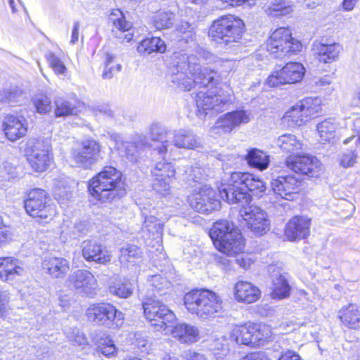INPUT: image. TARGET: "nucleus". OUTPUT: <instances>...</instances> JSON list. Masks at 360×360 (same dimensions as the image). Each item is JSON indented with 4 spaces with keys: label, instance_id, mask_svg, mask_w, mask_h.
<instances>
[{
    "label": "nucleus",
    "instance_id": "nucleus-1",
    "mask_svg": "<svg viewBox=\"0 0 360 360\" xmlns=\"http://www.w3.org/2000/svg\"><path fill=\"white\" fill-rule=\"evenodd\" d=\"M198 60L193 55L174 53L169 66L171 82L186 91L191 90L196 84L205 89L212 85L216 73L207 68L202 69Z\"/></svg>",
    "mask_w": 360,
    "mask_h": 360
},
{
    "label": "nucleus",
    "instance_id": "nucleus-2",
    "mask_svg": "<svg viewBox=\"0 0 360 360\" xmlns=\"http://www.w3.org/2000/svg\"><path fill=\"white\" fill-rule=\"evenodd\" d=\"M266 184L252 174L233 172L227 181L226 187L219 189L221 198L229 203H249L253 195L262 196L266 191Z\"/></svg>",
    "mask_w": 360,
    "mask_h": 360
},
{
    "label": "nucleus",
    "instance_id": "nucleus-3",
    "mask_svg": "<svg viewBox=\"0 0 360 360\" xmlns=\"http://www.w3.org/2000/svg\"><path fill=\"white\" fill-rule=\"evenodd\" d=\"M91 194L102 202L111 201L124 193L122 172L112 166H105L89 184Z\"/></svg>",
    "mask_w": 360,
    "mask_h": 360
},
{
    "label": "nucleus",
    "instance_id": "nucleus-4",
    "mask_svg": "<svg viewBox=\"0 0 360 360\" xmlns=\"http://www.w3.org/2000/svg\"><path fill=\"white\" fill-rule=\"evenodd\" d=\"M184 302L191 314L202 320L214 319L222 309L221 297L207 289H196L187 292L184 295Z\"/></svg>",
    "mask_w": 360,
    "mask_h": 360
},
{
    "label": "nucleus",
    "instance_id": "nucleus-5",
    "mask_svg": "<svg viewBox=\"0 0 360 360\" xmlns=\"http://www.w3.org/2000/svg\"><path fill=\"white\" fill-rule=\"evenodd\" d=\"M232 96L233 91L227 85L200 91L195 97L198 115L205 117L223 111L224 105L231 102Z\"/></svg>",
    "mask_w": 360,
    "mask_h": 360
},
{
    "label": "nucleus",
    "instance_id": "nucleus-6",
    "mask_svg": "<svg viewBox=\"0 0 360 360\" xmlns=\"http://www.w3.org/2000/svg\"><path fill=\"white\" fill-rule=\"evenodd\" d=\"M245 27L243 22L232 15H224L214 20L209 30V37L217 44L238 42Z\"/></svg>",
    "mask_w": 360,
    "mask_h": 360
},
{
    "label": "nucleus",
    "instance_id": "nucleus-7",
    "mask_svg": "<svg viewBox=\"0 0 360 360\" xmlns=\"http://www.w3.org/2000/svg\"><path fill=\"white\" fill-rule=\"evenodd\" d=\"M50 201L48 193L44 190L32 188L26 192L24 207L30 217L49 221L56 214V207Z\"/></svg>",
    "mask_w": 360,
    "mask_h": 360
},
{
    "label": "nucleus",
    "instance_id": "nucleus-8",
    "mask_svg": "<svg viewBox=\"0 0 360 360\" xmlns=\"http://www.w3.org/2000/svg\"><path fill=\"white\" fill-rule=\"evenodd\" d=\"M143 313L151 326L158 330L168 334V328H172L176 320L175 314L164 304L153 298H147L143 302Z\"/></svg>",
    "mask_w": 360,
    "mask_h": 360
},
{
    "label": "nucleus",
    "instance_id": "nucleus-9",
    "mask_svg": "<svg viewBox=\"0 0 360 360\" xmlns=\"http://www.w3.org/2000/svg\"><path fill=\"white\" fill-rule=\"evenodd\" d=\"M87 319L95 324L117 328L124 323V314L109 303L91 304L86 311Z\"/></svg>",
    "mask_w": 360,
    "mask_h": 360
},
{
    "label": "nucleus",
    "instance_id": "nucleus-10",
    "mask_svg": "<svg viewBox=\"0 0 360 360\" xmlns=\"http://www.w3.org/2000/svg\"><path fill=\"white\" fill-rule=\"evenodd\" d=\"M322 109V100L319 97H307L292 106L284 118L297 125L307 123L317 116Z\"/></svg>",
    "mask_w": 360,
    "mask_h": 360
},
{
    "label": "nucleus",
    "instance_id": "nucleus-11",
    "mask_svg": "<svg viewBox=\"0 0 360 360\" xmlns=\"http://www.w3.org/2000/svg\"><path fill=\"white\" fill-rule=\"evenodd\" d=\"M240 216L248 229L257 236L264 235L270 229V220L266 212L255 205H243Z\"/></svg>",
    "mask_w": 360,
    "mask_h": 360
},
{
    "label": "nucleus",
    "instance_id": "nucleus-12",
    "mask_svg": "<svg viewBox=\"0 0 360 360\" xmlns=\"http://www.w3.org/2000/svg\"><path fill=\"white\" fill-rule=\"evenodd\" d=\"M25 154L30 167L36 172H45L50 165V146L36 139L27 143Z\"/></svg>",
    "mask_w": 360,
    "mask_h": 360
},
{
    "label": "nucleus",
    "instance_id": "nucleus-13",
    "mask_svg": "<svg viewBox=\"0 0 360 360\" xmlns=\"http://www.w3.org/2000/svg\"><path fill=\"white\" fill-rule=\"evenodd\" d=\"M153 178V188L162 195L169 194L171 183L175 179L176 169L174 165L164 158L155 163L151 170Z\"/></svg>",
    "mask_w": 360,
    "mask_h": 360
},
{
    "label": "nucleus",
    "instance_id": "nucleus-14",
    "mask_svg": "<svg viewBox=\"0 0 360 360\" xmlns=\"http://www.w3.org/2000/svg\"><path fill=\"white\" fill-rule=\"evenodd\" d=\"M286 167L297 174L317 176L321 169L320 161L315 157L303 155H290L285 160Z\"/></svg>",
    "mask_w": 360,
    "mask_h": 360
},
{
    "label": "nucleus",
    "instance_id": "nucleus-15",
    "mask_svg": "<svg viewBox=\"0 0 360 360\" xmlns=\"http://www.w3.org/2000/svg\"><path fill=\"white\" fill-rule=\"evenodd\" d=\"M190 206L200 213H208L220 208V201L216 198L214 191L204 186L198 191H194L188 196Z\"/></svg>",
    "mask_w": 360,
    "mask_h": 360
},
{
    "label": "nucleus",
    "instance_id": "nucleus-16",
    "mask_svg": "<svg viewBox=\"0 0 360 360\" xmlns=\"http://www.w3.org/2000/svg\"><path fill=\"white\" fill-rule=\"evenodd\" d=\"M252 119L251 112L244 110H236L221 116L212 127L214 134L229 133L241 124L250 122Z\"/></svg>",
    "mask_w": 360,
    "mask_h": 360
},
{
    "label": "nucleus",
    "instance_id": "nucleus-17",
    "mask_svg": "<svg viewBox=\"0 0 360 360\" xmlns=\"http://www.w3.org/2000/svg\"><path fill=\"white\" fill-rule=\"evenodd\" d=\"M111 140L115 143V147L119 155L126 157L131 161L136 160L139 152L148 145L146 138L141 134L134 135L131 141H124L117 134L111 135Z\"/></svg>",
    "mask_w": 360,
    "mask_h": 360
},
{
    "label": "nucleus",
    "instance_id": "nucleus-18",
    "mask_svg": "<svg viewBox=\"0 0 360 360\" xmlns=\"http://www.w3.org/2000/svg\"><path fill=\"white\" fill-rule=\"evenodd\" d=\"M101 148V146L98 141L86 140L79 147L72 150V158L78 166L89 168L98 161Z\"/></svg>",
    "mask_w": 360,
    "mask_h": 360
},
{
    "label": "nucleus",
    "instance_id": "nucleus-19",
    "mask_svg": "<svg viewBox=\"0 0 360 360\" xmlns=\"http://www.w3.org/2000/svg\"><path fill=\"white\" fill-rule=\"evenodd\" d=\"M69 286L77 293L91 297L96 294L97 281L89 271L79 269L71 274L67 280Z\"/></svg>",
    "mask_w": 360,
    "mask_h": 360
},
{
    "label": "nucleus",
    "instance_id": "nucleus-20",
    "mask_svg": "<svg viewBox=\"0 0 360 360\" xmlns=\"http://www.w3.org/2000/svg\"><path fill=\"white\" fill-rule=\"evenodd\" d=\"M271 186L276 195L291 200L300 190V181L292 175L279 176L272 179Z\"/></svg>",
    "mask_w": 360,
    "mask_h": 360
},
{
    "label": "nucleus",
    "instance_id": "nucleus-21",
    "mask_svg": "<svg viewBox=\"0 0 360 360\" xmlns=\"http://www.w3.org/2000/svg\"><path fill=\"white\" fill-rule=\"evenodd\" d=\"M311 219L305 216H295L286 224L284 234L289 241L307 238L310 233Z\"/></svg>",
    "mask_w": 360,
    "mask_h": 360
},
{
    "label": "nucleus",
    "instance_id": "nucleus-22",
    "mask_svg": "<svg viewBox=\"0 0 360 360\" xmlns=\"http://www.w3.org/2000/svg\"><path fill=\"white\" fill-rule=\"evenodd\" d=\"M82 256L88 262L105 264L111 260L110 252L96 240H84L82 244Z\"/></svg>",
    "mask_w": 360,
    "mask_h": 360
},
{
    "label": "nucleus",
    "instance_id": "nucleus-23",
    "mask_svg": "<svg viewBox=\"0 0 360 360\" xmlns=\"http://www.w3.org/2000/svg\"><path fill=\"white\" fill-rule=\"evenodd\" d=\"M25 274L23 262L14 257H0V278L11 282Z\"/></svg>",
    "mask_w": 360,
    "mask_h": 360
},
{
    "label": "nucleus",
    "instance_id": "nucleus-24",
    "mask_svg": "<svg viewBox=\"0 0 360 360\" xmlns=\"http://www.w3.org/2000/svg\"><path fill=\"white\" fill-rule=\"evenodd\" d=\"M2 130L6 137L11 141L14 142L23 136L27 132V124L26 121L16 116L7 115L2 124Z\"/></svg>",
    "mask_w": 360,
    "mask_h": 360
},
{
    "label": "nucleus",
    "instance_id": "nucleus-25",
    "mask_svg": "<svg viewBox=\"0 0 360 360\" xmlns=\"http://www.w3.org/2000/svg\"><path fill=\"white\" fill-rule=\"evenodd\" d=\"M233 295L235 300L238 302L252 304L259 299L261 292L252 283L246 281H238L234 285Z\"/></svg>",
    "mask_w": 360,
    "mask_h": 360
},
{
    "label": "nucleus",
    "instance_id": "nucleus-26",
    "mask_svg": "<svg viewBox=\"0 0 360 360\" xmlns=\"http://www.w3.org/2000/svg\"><path fill=\"white\" fill-rule=\"evenodd\" d=\"M343 145L347 148L339 156V163L344 168L353 167L356 162L358 152H360V132L345 139Z\"/></svg>",
    "mask_w": 360,
    "mask_h": 360
},
{
    "label": "nucleus",
    "instance_id": "nucleus-27",
    "mask_svg": "<svg viewBox=\"0 0 360 360\" xmlns=\"http://www.w3.org/2000/svg\"><path fill=\"white\" fill-rule=\"evenodd\" d=\"M214 246L221 252L228 256H233L243 251L245 242L240 231H233L228 238L215 242Z\"/></svg>",
    "mask_w": 360,
    "mask_h": 360
},
{
    "label": "nucleus",
    "instance_id": "nucleus-28",
    "mask_svg": "<svg viewBox=\"0 0 360 360\" xmlns=\"http://www.w3.org/2000/svg\"><path fill=\"white\" fill-rule=\"evenodd\" d=\"M345 127V121L334 117L325 119L316 125V131L322 142L333 140L338 132Z\"/></svg>",
    "mask_w": 360,
    "mask_h": 360
},
{
    "label": "nucleus",
    "instance_id": "nucleus-29",
    "mask_svg": "<svg viewBox=\"0 0 360 360\" xmlns=\"http://www.w3.org/2000/svg\"><path fill=\"white\" fill-rule=\"evenodd\" d=\"M169 328L167 331L181 343H193L199 340V330L197 327L182 323L174 326L172 329Z\"/></svg>",
    "mask_w": 360,
    "mask_h": 360
},
{
    "label": "nucleus",
    "instance_id": "nucleus-30",
    "mask_svg": "<svg viewBox=\"0 0 360 360\" xmlns=\"http://www.w3.org/2000/svg\"><path fill=\"white\" fill-rule=\"evenodd\" d=\"M275 266L271 265L269 271L272 273L271 297L274 299L282 300L289 297L290 286L285 276L279 271L274 273Z\"/></svg>",
    "mask_w": 360,
    "mask_h": 360
},
{
    "label": "nucleus",
    "instance_id": "nucleus-31",
    "mask_svg": "<svg viewBox=\"0 0 360 360\" xmlns=\"http://www.w3.org/2000/svg\"><path fill=\"white\" fill-rule=\"evenodd\" d=\"M338 318L342 324L350 329L360 327V307L356 304H349L338 311Z\"/></svg>",
    "mask_w": 360,
    "mask_h": 360
},
{
    "label": "nucleus",
    "instance_id": "nucleus-32",
    "mask_svg": "<svg viewBox=\"0 0 360 360\" xmlns=\"http://www.w3.org/2000/svg\"><path fill=\"white\" fill-rule=\"evenodd\" d=\"M176 147L185 149H195L201 146L200 139L191 130L181 129L172 134Z\"/></svg>",
    "mask_w": 360,
    "mask_h": 360
},
{
    "label": "nucleus",
    "instance_id": "nucleus-33",
    "mask_svg": "<svg viewBox=\"0 0 360 360\" xmlns=\"http://www.w3.org/2000/svg\"><path fill=\"white\" fill-rule=\"evenodd\" d=\"M43 269L52 277H63L70 270L69 262L63 257H50L44 260Z\"/></svg>",
    "mask_w": 360,
    "mask_h": 360
},
{
    "label": "nucleus",
    "instance_id": "nucleus-34",
    "mask_svg": "<svg viewBox=\"0 0 360 360\" xmlns=\"http://www.w3.org/2000/svg\"><path fill=\"white\" fill-rule=\"evenodd\" d=\"M110 20L112 22L115 28L120 32V35L117 38L120 39L119 43H129L132 39V34H125L124 32L129 31L132 24L129 21H127L122 11L120 10H114L110 15Z\"/></svg>",
    "mask_w": 360,
    "mask_h": 360
},
{
    "label": "nucleus",
    "instance_id": "nucleus-35",
    "mask_svg": "<svg viewBox=\"0 0 360 360\" xmlns=\"http://www.w3.org/2000/svg\"><path fill=\"white\" fill-rule=\"evenodd\" d=\"M233 231H239L233 222L223 219L216 221L210 231V236L213 242H219L228 238Z\"/></svg>",
    "mask_w": 360,
    "mask_h": 360
},
{
    "label": "nucleus",
    "instance_id": "nucleus-36",
    "mask_svg": "<svg viewBox=\"0 0 360 360\" xmlns=\"http://www.w3.org/2000/svg\"><path fill=\"white\" fill-rule=\"evenodd\" d=\"M172 134L168 133L167 129L159 124H154L150 128V135L153 141L161 142L160 146H157L155 151L160 155L166 154L169 151V144L168 139L172 138Z\"/></svg>",
    "mask_w": 360,
    "mask_h": 360
},
{
    "label": "nucleus",
    "instance_id": "nucleus-37",
    "mask_svg": "<svg viewBox=\"0 0 360 360\" xmlns=\"http://www.w3.org/2000/svg\"><path fill=\"white\" fill-rule=\"evenodd\" d=\"M281 79L285 84H295L302 79L305 68L300 63H289L281 70Z\"/></svg>",
    "mask_w": 360,
    "mask_h": 360
},
{
    "label": "nucleus",
    "instance_id": "nucleus-38",
    "mask_svg": "<svg viewBox=\"0 0 360 360\" xmlns=\"http://www.w3.org/2000/svg\"><path fill=\"white\" fill-rule=\"evenodd\" d=\"M252 323L233 326L230 336L238 345H252Z\"/></svg>",
    "mask_w": 360,
    "mask_h": 360
},
{
    "label": "nucleus",
    "instance_id": "nucleus-39",
    "mask_svg": "<svg viewBox=\"0 0 360 360\" xmlns=\"http://www.w3.org/2000/svg\"><path fill=\"white\" fill-rule=\"evenodd\" d=\"M277 146L285 153L296 155L299 150L302 149V143L301 141L291 134H285L279 136L276 141Z\"/></svg>",
    "mask_w": 360,
    "mask_h": 360
},
{
    "label": "nucleus",
    "instance_id": "nucleus-40",
    "mask_svg": "<svg viewBox=\"0 0 360 360\" xmlns=\"http://www.w3.org/2000/svg\"><path fill=\"white\" fill-rule=\"evenodd\" d=\"M248 164L259 170L266 169L269 165V157L262 150L253 148L248 151L245 158Z\"/></svg>",
    "mask_w": 360,
    "mask_h": 360
},
{
    "label": "nucleus",
    "instance_id": "nucleus-41",
    "mask_svg": "<svg viewBox=\"0 0 360 360\" xmlns=\"http://www.w3.org/2000/svg\"><path fill=\"white\" fill-rule=\"evenodd\" d=\"M95 345L96 350L108 359L117 356L118 348L109 335L101 336L95 341Z\"/></svg>",
    "mask_w": 360,
    "mask_h": 360
},
{
    "label": "nucleus",
    "instance_id": "nucleus-42",
    "mask_svg": "<svg viewBox=\"0 0 360 360\" xmlns=\"http://www.w3.org/2000/svg\"><path fill=\"white\" fill-rule=\"evenodd\" d=\"M176 15L169 11H159L153 17V22L158 30H164L172 27Z\"/></svg>",
    "mask_w": 360,
    "mask_h": 360
},
{
    "label": "nucleus",
    "instance_id": "nucleus-43",
    "mask_svg": "<svg viewBox=\"0 0 360 360\" xmlns=\"http://www.w3.org/2000/svg\"><path fill=\"white\" fill-rule=\"evenodd\" d=\"M120 262L127 265L128 263L137 262L141 257L140 249L134 245L127 244L123 246L120 250Z\"/></svg>",
    "mask_w": 360,
    "mask_h": 360
},
{
    "label": "nucleus",
    "instance_id": "nucleus-44",
    "mask_svg": "<svg viewBox=\"0 0 360 360\" xmlns=\"http://www.w3.org/2000/svg\"><path fill=\"white\" fill-rule=\"evenodd\" d=\"M271 43H276L277 45H283L288 43L291 45H297L299 43L292 37V33L288 28L280 27L276 29L270 36Z\"/></svg>",
    "mask_w": 360,
    "mask_h": 360
},
{
    "label": "nucleus",
    "instance_id": "nucleus-45",
    "mask_svg": "<svg viewBox=\"0 0 360 360\" xmlns=\"http://www.w3.org/2000/svg\"><path fill=\"white\" fill-rule=\"evenodd\" d=\"M252 346L258 345L264 341L271 338L272 335L271 328L266 324L252 323Z\"/></svg>",
    "mask_w": 360,
    "mask_h": 360
},
{
    "label": "nucleus",
    "instance_id": "nucleus-46",
    "mask_svg": "<svg viewBox=\"0 0 360 360\" xmlns=\"http://www.w3.org/2000/svg\"><path fill=\"white\" fill-rule=\"evenodd\" d=\"M167 217L160 216L158 218L155 216L150 215L146 217L143 224V231L146 230L153 236L159 235L162 231V226Z\"/></svg>",
    "mask_w": 360,
    "mask_h": 360
},
{
    "label": "nucleus",
    "instance_id": "nucleus-47",
    "mask_svg": "<svg viewBox=\"0 0 360 360\" xmlns=\"http://www.w3.org/2000/svg\"><path fill=\"white\" fill-rule=\"evenodd\" d=\"M54 104V113L56 117L70 116L77 113V108L70 101L63 98H56Z\"/></svg>",
    "mask_w": 360,
    "mask_h": 360
},
{
    "label": "nucleus",
    "instance_id": "nucleus-48",
    "mask_svg": "<svg viewBox=\"0 0 360 360\" xmlns=\"http://www.w3.org/2000/svg\"><path fill=\"white\" fill-rule=\"evenodd\" d=\"M105 69L102 74V77L104 79H110L114 75L121 71L122 65L117 63L115 66L111 65L113 60L115 58V55L112 52L105 51Z\"/></svg>",
    "mask_w": 360,
    "mask_h": 360
},
{
    "label": "nucleus",
    "instance_id": "nucleus-49",
    "mask_svg": "<svg viewBox=\"0 0 360 360\" xmlns=\"http://www.w3.org/2000/svg\"><path fill=\"white\" fill-rule=\"evenodd\" d=\"M178 32L182 34L179 43L191 44L195 41L194 27L186 21H181L176 27Z\"/></svg>",
    "mask_w": 360,
    "mask_h": 360
},
{
    "label": "nucleus",
    "instance_id": "nucleus-50",
    "mask_svg": "<svg viewBox=\"0 0 360 360\" xmlns=\"http://www.w3.org/2000/svg\"><path fill=\"white\" fill-rule=\"evenodd\" d=\"M110 293L122 298H127L132 293L131 285L126 281L118 280L110 286Z\"/></svg>",
    "mask_w": 360,
    "mask_h": 360
},
{
    "label": "nucleus",
    "instance_id": "nucleus-51",
    "mask_svg": "<svg viewBox=\"0 0 360 360\" xmlns=\"http://www.w3.org/2000/svg\"><path fill=\"white\" fill-rule=\"evenodd\" d=\"M32 101L38 113L46 114L51 111V102L48 96L44 94H37L32 98Z\"/></svg>",
    "mask_w": 360,
    "mask_h": 360
},
{
    "label": "nucleus",
    "instance_id": "nucleus-52",
    "mask_svg": "<svg viewBox=\"0 0 360 360\" xmlns=\"http://www.w3.org/2000/svg\"><path fill=\"white\" fill-rule=\"evenodd\" d=\"M269 11V14L274 16L286 15L292 11V6L288 1H276L271 5Z\"/></svg>",
    "mask_w": 360,
    "mask_h": 360
},
{
    "label": "nucleus",
    "instance_id": "nucleus-53",
    "mask_svg": "<svg viewBox=\"0 0 360 360\" xmlns=\"http://www.w3.org/2000/svg\"><path fill=\"white\" fill-rule=\"evenodd\" d=\"M320 49L317 51V58L319 61L325 63H330L335 60L339 53L336 46H319Z\"/></svg>",
    "mask_w": 360,
    "mask_h": 360
},
{
    "label": "nucleus",
    "instance_id": "nucleus-54",
    "mask_svg": "<svg viewBox=\"0 0 360 360\" xmlns=\"http://www.w3.org/2000/svg\"><path fill=\"white\" fill-rule=\"evenodd\" d=\"M46 58L49 65L56 75H66L67 68L64 65V63L58 57L52 53H49L47 54Z\"/></svg>",
    "mask_w": 360,
    "mask_h": 360
},
{
    "label": "nucleus",
    "instance_id": "nucleus-55",
    "mask_svg": "<svg viewBox=\"0 0 360 360\" xmlns=\"http://www.w3.org/2000/svg\"><path fill=\"white\" fill-rule=\"evenodd\" d=\"M149 283L153 290L158 292L162 291L165 289H168L171 287L172 284L165 276L161 275H153L149 279Z\"/></svg>",
    "mask_w": 360,
    "mask_h": 360
},
{
    "label": "nucleus",
    "instance_id": "nucleus-56",
    "mask_svg": "<svg viewBox=\"0 0 360 360\" xmlns=\"http://www.w3.org/2000/svg\"><path fill=\"white\" fill-rule=\"evenodd\" d=\"M10 293L8 290L0 289V317H5L11 310L9 306Z\"/></svg>",
    "mask_w": 360,
    "mask_h": 360
},
{
    "label": "nucleus",
    "instance_id": "nucleus-57",
    "mask_svg": "<svg viewBox=\"0 0 360 360\" xmlns=\"http://www.w3.org/2000/svg\"><path fill=\"white\" fill-rule=\"evenodd\" d=\"M183 360H207L204 354L188 349L183 354ZM163 360H179L174 356L166 355Z\"/></svg>",
    "mask_w": 360,
    "mask_h": 360
},
{
    "label": "nucleus",
    "instance_id": "nucleus-58",
    "mask_svg": "<svg viewBox=\"0 0 360 360\" xmlns=\"http://www.w3.org/2000/svg\"><path fill=\"white\" fill-rule=\"evenodd\" d=\"M12 238L11 231L6 227L2 217H0V248L11 241Z\"/></svg>",
    "mask_w": 360,
    "mask_h": 360
},
{
    "label": "nucleus",
    "instance_id": "nucleus-59",
    "mask_svg": "<svg viewBox=\"0 0 360 360\" xmlns=\"http://www.w3.org/2000/svg\"><path fill=\"white\" fill-rule=\"evenodd\" d=\"M68 338L75 345H77L79 346H84L87 344V340L84 334L77 329H75L72 334L68 335Z\"/></svg>",
    "mask_w": 360,
    "mask_h": 360
},
{
    "label": "nucleus",
    "instance_id": "nucleus-60",
    "mask_svg": "<svg viewBox=\"0 0 360 360\" xmlns=\"http://www.w3.org/2000/svg\"><path fill=\"white\" fill-rule=\"evenodd\" d=\"M266 82L271 87H274L280 84H285L283 79H281V70L274 72L271 75L269 76Z\"/></svg>",
    "mask_w": 360,
    "mask_h": 360
},
{
    "label": "nucleus",
    "instance_id": "nucleus-61",
    "mask_svg": "<svg viewBox=\"0 0 360 360\" xmlns=\"http://www.w3.org/2000/svg\"><path fill=\"white\" fill-rule=\"evenodd\" d=\"M167 46H137L138 52L143 56L150 55L153 52L164 53Z\"/></svg>",
    "mask_w": 360,
    "mask_h": 360
},
{
    "label": "nucleus",
    "instance_id": "nucleus-62",
    "mask_svg": "<svg viewBox=\"0 0 360 360\" xmlns=\"http://www.w3.org/2000/svg\"><path fill=\"white\" fill-rule=\"evenodd\" d=\"M186 172L195 181L202 179L205 175L204 169L198 167H191Z\"/></svg>",
    "mask_w": 360,
    "mask_h": 360
},
{
    "label": "nucleus",
    "instance_id": "nucleus-63",
    "mask_svg": "<svg viewBox=\"0 0 360 360\" xmlns=\"http://www.w3.org/2000/svg\"><path fill=\"white\" fill-rule=\"evenodd\" d=\"M94 110L96 115L101 114L107 117H112L114 115L113 111L108 105H99L96 106Z\"/></svg>",
    "mask_w": 360,
    "mask_h": 360
},
{
    "label": "nucleus",
    "instance_id": "nucleus-64",
    "mask_svg": "<svg viewBox=\"0 0 360 360\" xmlns=\"http://www.w3.org/2000/svg\"><path fill=\"white\" fill-rule=\"evenodd\" d=\"M240 360H270L266 356L261 353H251Z\"/></svg>",
    "mask_w": 360,
    "mask_h": 360
}]
</instances>
